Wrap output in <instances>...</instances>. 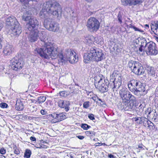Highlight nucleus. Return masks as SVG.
Returning <instances> with one entry per match:
<instances>
[{
    "instance_id": "09e8293b",
    "label": "nucleus",
    "mask_w": 158,
    "mask_h": 158,
    "mask_svg": "<svg viewBox=\"0 0 158 158\" xmlns=\"http://www.w3.org/2000/svg\"><path fill=\"white\" fill-rule=\"evenodd\" d=\"M108 156L110 158H116L115 156L111 154H109Z\"/></svg>"
},
{
    "instance_id": "69168bd1",
    "label": "nucleus",
    "mask_w": 158,
    "mask_h": 158,
    "mask_svg": "<svg viewBox=\"0 0 158 158\" xmlns=\"http://www.w3.org/2000/svg\"><path fill=\"white\" fill-rule=\"evenodd\" d=\"M150 112H149L148 113V114H149L150 113Z\"/></svg>"
},
{
    "instance_id": "4d7b16f0",
    "label": "nucleus",
    "mask_w": 158,
    "mask_h": 158,
    "mask_svg": "<svg viewBox=\"0 0 158 158\" xmlns=\"http://www.w3.org/2000/svg\"><path fill=\"white\" fill-rule=\"evenodd\" d=\"M85 1H87V2H91V0H85Z\"/></svg>"
},
{
    "instance_id": "6e6d98bb",
    "label": "nucleus",
    "mask_w": 158,
    "mask_h": 158,
    "mask_svg": "<svg viewBox=\"0 0 158 158\" xmlns=\"http://www.w3.org/2000/svg\"><path fill=\"white\" fill-rule=\"evenodd\" d=\"M134 119H135V122L137 121L138 120H139V119L138 118H134Z\"/></svg>"
},
{
    "instance_id": "6e6552de",
    "label": "nucleus",
    "mask_w": 158,
    "mask_h": 158,
    "mask_svg": "<svg viewBox=\"0 0 158 158\" xmlns=\"http://www.w3.org/2000/svg\"><path fill=\"white\" fill-rule=\"evenodd\" d=\"M100 80L98 82H95L94 85L96 88L102 93H104L108 90L109 83L107 80H105L103 76L101 78L99 76Z\"/></svg>"
},
{
    "instance_id": "f3484780",
    "label": "nucleus",
    "mask_w": 158,
    "mask_h": 158,
    "mask_svg": "<svg viewBox=\"0 0 158 158\" xmlns=\"http://www.w3.org/2000/svg\"><path fill=\"white\" fill-rule=\"evenodd\" d=\"M123 5L126 6L135 5L137 4L141 3L142 2V0H121Z\"/></svg>"
},
{
    "instance_id": "20e7f679",
    "label": "nucleus",
    "mask_w": 158,
    "mask_h": 158,
    "mask_svg": "<svg viewBox=\"0 0 158 158\" xmlns=\"http://www.w3.org/2000/svg\"><path fill=\"white\" fill-rule=\"evenodd\" d=\"M34 8H28L25 10L22 16L23 20L28 22L26 24V27L28 31H32L37 29L39 23L37 19L35 18H32V12Z\"/></svg>"
},
{
    "instance_id": "9b49d317",
    "label": "nucleus",
    "mask_w": 158,
    "mask_h": 158,
    "mask_svg": "<svg viewBox=\"0 0 158 158\" xmlns=\"http://www.w3.org/2000/svg\"><path fill=\"white\" fill-rule=\"evenodd\" d=\"M24 62L21 59L17 57L15 58L12 60L11 65V69L15 71L20 70L23 66Z\"/></svg>"
},
{
    "instance_id": "7ed1b4c3",
    "label": "nucleus",
    "mask_w": 158,
    "mask_h": 158,
    "mask_svg": "<svg viewBox=\"0 0 158 158\" xmlns=\"http://www.w3.org/2000/svg\"><path fill=\"white\" fill-rule=\"evenodd\" d=\"M54 49H56V52L55 55L52 54L53 50H52V51H51V52L52 53L49 54V56H51L53 59H55L58 57L59 62L65 63L67 61H69L70 63L73 64L78 61V57L76 56L75 52L71 49H67L63 55L62 53H58L57 48L53 47Z\"/></svg>"
},
{
    "instance_id": "13d9d810",
    "label": "nucleus",
    "mask_w": 158,
    "mask_h": 158,
    "mask_svg": "<svg viewBox=\"0 0 158 158\" xmlns=\"http://www.w3.org/2000/svg\"><path fill=\"white\" fill-rule=\"evenodd\" d=\"M156 40L158 42V37H156Z\"/></svg>"
},
{
    "instance_id": "37998d69",
    "label": "nucleus",
    "mask_w": 158,
    "mask_h": 158,
    "mask_svg": "<svg viewBox=\"0 0 158 158\" xmlns=\"http://www.w3.org/2000/svg\"><path fill=\"white\" fill-rule=\"evenodd\" d=\"M103 145V143H98L94 144V146L96 147L99 146Z\"/></svg>"
},
{
    "instance_id": "72a5a7b5",
    "label": "nucleus",
    "mask_w": 158,
    "mask_h": 158,
    "mask_svg": "<svg viewBox=\"0 0 158 158\" xmlns=\"http://www.w3.org/2000/svg\"><path fill=\"white\" fill-rule=\"evenodd\" d=\"M118 21L120 23V24H121L122 23V14L121 13L119 12L117 16Z\"/></svg>"
},
{
    "instance_id": "b1692460",
    "label": "nucleus",
    "mask_w": 158,
    "mask_h": 158,
    "mask_svg": "<svg viewBox=\"0 0 158 158\" xmlns=\"http://www.w3.org/2000/svg\"><path fill=\"white\" fill-rule=\"evenodd\" d=\"M154 68L153 67L151 66L148 67L147 71L148 73L150 76H154L155 74Z\"/></svg>"
},
{
    "instance_id": "5701e85b",
    "label": "nucleus",
    "mask_w": 158,
    "mask_h": 158,
    "mask_svg": "<svg viewBox=\"0 0 158 158\" xmlns=\"http://www.w3.org/2000/svg\"><path fill=\"white\" fill-rule=\"evenodd\" d=\"M136 40H138V42L140 41L141 43L140 46L141 47H144L145 48L147 46L148 43H147L146 40L144 38H139L138 39H137Z\"/></svg>"
},
{
    "instance_id": "5fc2aeb1",
    "label": "nucleus",
    "mask_w": 158,
    "mask_h": 158,
    "mask_svg": "<svg viewBox=\"0 0 158 158\" xmlns=\"http://www.w3.org/2000/svg\"><path fill=\"white\" fill-rule=\"evenodd\" d=\"M2 43V40L0 38V49H1L2 48V45L1 44Z\"/></svg>"
},
{
    "instance_id": "79ce46f5",
    "label": "nucleus",
    "mask_w": 158,
    "mask_h": 158,
    "mask_svg": "<svg viewBox=\"0 0 158 158\" xmlns=\"http://www.w3.org/2000/svg\"><path fill=\"white\" fill-rule=\"evenodd\" d=\"M146 121L147 123V124L148 125V127L152 126V125H153V123L148 120H147Z\"/></svg>"
},
{
    "instance_id": "603ef678",
    "label": "nucleus",
    "mask_w": 158,
    "mask_h": 158,
    "mask_svg": "<svg viewBox=\"0 0 158 158\" xmlns=\"http://www.w3.org/2000/svg\"><path fill=\"white\" fill-rule=\"evenodd\" d=\"M143 145L142 144H139L138 146V148H139L141 149L143 148V150H144V148H143Z\"/></svg>"
},
{
    "instance_id": "1a4fd4ad",
    "label": "nucleus",
    "mask_w": 158,
    "mask_h": 158,
    "mask_svg": "<svg viewBox=\"0 0 158 158\" xmlns=\"http://www.w3.org/2000/svg\"><path fill=\"white\" fill-rule=\"evenodd\" d=\"M86 26L90 31L96 32L99 28L100 23L95 18L90 17L88 19Z\"/></svg>"
},
{
    "instance_id": "6ab92c4d",
    "label": "nucleus",
    "mask_w": 158,
    "mask_h": 158,
    "mask_svg": "<svg viewBox=\"0 0 158 158\" xmlns=\"http://www.w3.org/2000/svg\"><path fill=\"white\" fill-rule=\"evenodd\" d=\"M121 108L125 110H130L132 109V106L127 100H123L120 105Z\"/></svg>"
},
{
    "instance_id": "052dcab7",
    "label": "nucleus",
    "mask_w": 158,
    "mask_h": 158,
    "mask_svg": "<svg viewBox=\"0 0 158 158\" xmlns=\"http://www.w3.org/2000/svg\"><path fill=\"white\" fill-rule=\"evenodd\" d=\"M145 26L146 27H149V25H148V24H146L145 25Z\"/></svg>"
},
{
    "instance_id": "bf43d9fd",
    "label": "nucleus",
    "mask_w": 158,
    "mask_h": 158,
    "mask_svg": "<svg viewBox=\"0 0 158 158\" xmlns=\"http://www.w3.org/2000/svg\"><path fill=\"white\" fill-rule=\"evenodd\" d=\"M103 43V41H101L100 42V44H102Z\"/></svg>"
},
{
    "instance_id": "cd10ccee",
    "label": "nucleus",
    "mask_w": 158,
    "mask_h": 158,
    "mask_svg": "<svg viewBox=\"0 0 158 158\" xmlns=\"http://www.w3.org/2000/svg\"><path fill=\"white\" fill-rule=\"evenodd\" d=\"M46 99V97L45 96H41L38 98V102L39 104L43 103L45 102Z\"/></svg>"
},
{
    "instance_id": "c756f323",
    "label": "nucleus",
    "mask_w": 158,
    "mask_h": 158,
    "mask_svg": "<svg viewBox=\"0 0 158 158\" xmlns=\"http://www.w3.org/2000/svg\"><path fill=\"white\" fill-rule=\"evenodd\" d=\"M113 81L115 82H120V84H122V78L121 76L117 74L116 76L114 81Z\"/></svg>"
},
{
    "instance_id": "dca6fc26",
    "label": "nucleus",
    "mask_w": 158,
    "mask_h": 158,
    "mask_svg": "<svg viewBox=\"0 0 158 158\" xmlns=\"http://www.w3.org/2000/svg\"><path fill=\"white\" fill-rule=\"evenodd\" d=\"M131 93L125 88H123L119 90V94L123 100H127L128 99Z\"/></svg>"
},
{
    "instance_id": "0e129e2a",
    "label": "nucleus",
    "mask_w": 158,
    "mask_h": 158,
    "mask_svg": "<svg viewBox=\"0 0 158 158\" xmlns=\"http://www.w3.org/2000/svg\"><path fill=\"white\" fill-rule=\"evenodd\" d=\"M35 106H33L32 107V108H35Z\"/></svg>"
},
{
    "instance_id": "8fccbe9b",
    "label": "nucleus",
    "mask_w": 158,
    "mask_h": 158,
    "mask_svg": "<svg viewBox=\"0 0 158 158\" xmlns=\"http://www.w3.org/2000/svg\"><path fill=\"white\" fill-rule=\"evenodd\" d=\"M98 100L99 101H101V102H102V103H101L100 104L102 106H103V105L105 104V103H104V102L103 101H102L101 99H100V98H98Z\"/></svg>"
},
{
    "instance_id": "de8ad7c7",
    "label": "nucleus",
    "mask_w": 158,
    "mask_h": 158,
    "mask_svg": "<svg viewBox=\"0 0 158 158\" xmlns=\"http://www.w3.org/2000/svg\"><path fill=\"white\" fill-rule=\"evenodd\" d=\"M40 113L42 115L45 114L46 112L43 110H40Z\"/></svg>"
},
{
    "instance_id": "473e14b6",
    "label": "nucleus",
    "mask_w": 158,
    "mask_h": 158,
    "mask_svg": "<svg viewBox=\"0 0 158 158\" xmlns=\"http://www.w3.org/2000/svg\"><path fill=\"white\" fill-rule=\"evenodd\" d=\"M81 127L84 130H87L90 128L91 127L86 124H82Z\"/></svg>"
},
{
    "instance_id": "a19ab883",
    "label": "nucleus",
    "mask_w": 158,
    "mask_h": 158,
    "mask_svg": "<svg viewBox=\"0 0 158 158\" xmlns=\"http://www.w3.org/2000/svg\"><path fill=\"white\" fill-rule=\"evenodd\" d=\"M133 28L135 30V31H138L139 32H143V31L139 29V28L135 27L134 26L133 27Z\"/></svg>"
},
{
    "instance_id": "412c9836",
    "label": "nucleus",
    "mask_w": 158,
    "mask_h": 158,
    "mask_svg": "<svg viewBox=\"0 0 158 158\" xmlns=\"http://www.w3.org/2000/svg\"><path fill=\"white\" fill-rule=\"evenodd\" d=\"M151 28L154 34L158 35V21H155L152 23L151 26Z\"/></svg>"
},
{
    "instance_id": "393cba45",
    "label": "nucleus",
    "mask_w": 158,
    "mask_h": 158,
    "mask_svg": "<svg viewBox=\"0 0 158 158\" xmlns=\"http://www.w3.org/2000/svg\"><path fill=\"white\" fill-rule=\"evenodd\" d=\"M127 100L128 101L131 102L133 104H134L136 102L137 99L135 97L131 94L130 93L128 97V99Z\"/></svg>"
},
{
    "instance_id": "f704fd0d",
    "label": "nucleus",
    "mask_w": 158,
    "mask_h": 158,
    "mask_svg": "<svg viewBox=\"0 0 158 158\" xmlns=\"http://www.w3.org/2000/svg\"><path fill=\"white\" fill-rule=\"evenodd\" d=\"M89 102H86L84 103L83 106L84 108H87L89 106Z\"/></svg>"
},
{
    "instance_id": "4c0bfd02",
    "label": "nucleus",
    "mask_w": 158,
    "mask_h": 158,
    "mask_svg": "<svg viewBox=\"0 0 158 158\" xmlns=\"http://www.w3.org/2000/svg\"><path fill=\"white\" fill-rule=\"evenodd\" d=\"M14 153L17 155H18L20 153V151L19 149L15 148H13Z\"/></svg>"
},
{
    "instance_id": "e433bc0d",
    "label": "nucleus",
    "mask_w": 158,
    "mask_h": 158,
    "mask_svg": "<svg viewBox=\"0 0 158 158\" xmlns=\"http://www.w3.org/2000/svg\"><path fill=\"white\" fill-rule=\"evenodd\" d=\"M19 76L20 77L23 76L26 78H29L30 77V76L28 74H24L23 73L19 74Z\"/></svg>"
},
{
    "instance_id": "bb28decb",
    "label": "nucleus",
    "mask_w": 158,
    "mask_h": 158,
    "mask_svg": "<svg viewBox=\"0 0 158 158\" xmlns=\"http://www.w3.org/2000/svg\"><path fill=\"white\" fill-rule=\"evenodd\" d=\"M38 0H20V1L22 4L24 5L25 6L27 7V6H28L30 1L37 2Z\"/></svg>"
},
{
    "instance_id": "c03bdc74",
    "label": "nucleus",
    "mask_w": 158,
    "mask_h": 158,
    "mask_svg": "<svg viewBox=\"0 0 158 158\" xmlns=\"http://www.w3.org/2000/svg\"><path fill=\"white\" fill-rule=\"evenodd\" d=\"M77 137L79 139H83L84 138V137L83 136L81 135H78L77 136Z\"/></svg>"
},
{
    "instance_id": "58836bf2",
    "label": "nucleus",
    "mask_w": 158,
    "mask_h": 158,
    "mask_svg": "<svg viewBox=\"0 0 158 158\" xmlns=\"http://www.w3.org/2000/svg\"><path fill=\"white\" fill-rule=\"evenodd\" d=\"M88 118L91 120H94L95 119L94 115L93 114H88Z\"/></svg>"
},
{
    "instance_id": "f03ea898",
    "label": "nucleus",
    "mask_w": 158,
    "mask_h": 158,
    "mask_svg": "<svg viewBox=\"0 0 158 158\" xmlns=\"http://www.w3.org/2000/svg\"><path fill=\"white\" fill-rule=\"evenodd\" d=\"M30 31L28 36L29 40L31 42H34L37 41L38 38L43 43V48H38L35 50V53L38 54L42 58L45 59L49 58V55L52 52L51 51L53 50L52 54L55 55L56 52V49H53V46L51 41H48L46 37L45 32L43 31H39L35 29Z\"/></svg>"
},
{
    "instance_id": "f8f14e48",
    "label": "nucleus",
    "mask_w": 158,
    "mask_h": 158,
    "mask_svg": "<svg viewBox=\"0 0 158 158\" xmlns=\"http://www.w3.org/2000/svg\"><path fill=\"white\" fill-rule=\"evenodd\" d=\"M92 49L94 52L93 55L94 61L98 62L104 58L105 56L102 50L95 47L92 48Z\"/></svg>"
},
{
    "instance_id": "4468645a",
    "label": "nucleus",
    "mask_w": 158,
    "mask_h": 158,
    "mask_svg": "<svg viewBox=\"0 0 158 158\" xmlns=\"http://www.w3.org/2000/svg\"><path fill=\"white\" fill-rule=\"evenodd\" d=\"M14 47L12 45L7 44L3 48V52L6 56L10 55L14 51Z\"/></svg>"
},
{
    "instance_id": "2f4dec72",
    "label": "nucleus",
    "mask_w": 158,
    "mask_h": 158,
    "mask_svg": "<svg viewBox=\"0 0 158 158\" xmlns=\"http://www.w3.org/2000/svg\"><path fill=\"white\" fill-rule=\"evenodd\" d=\"M31 154V152L29 149H26L24 153V157L27 158H29Z\"/></svg>"
},
{
    "instance_id": "a878e982",
    "label": "nucleus",
    "mask_w": 158,
    "mask_h": 158,
    "mask_svg": "<svg viewBox=\"0 0 158 158\" xmlns=\"http://www.w3.org/2000/svg\"><path fill=\"white\" fill-rule=\"evenodd\" d=\"M85 135L90 137H93L95 135V132L93 131H89L85 132Z\"/></svg>"
},
{
    "instance_id": "774afa93",
    "label": "nucleus",
    "mask_w": 158,
    "mask_h": 158,
    "mask_svg": "<svg viewBox=\"0 0 158 158\" xmlns=\"http://www.w3.org/2000/svg\"><path fill=\"white\" fill-rule=\"evenodd\" d=\"M139 123H140V122H139Z\"/></svg>"
},
{
    "instance_id": "864d4df0",
    "label": "nucleus",
    "mask_w": 158,
    "mask_h": 158,
    "mask_svg": "<svg viewBox=\"0 0 158 158\" xmlns=\"http://www.w3.org/2000/svg\"><path fill=\"white\" fill-rule=\"evenodd\" d=\"M134 26L132 25L131 24H130L129 25H127V27L128 28H133Z\"/></svg>"
},
{
    "instance_id": "f257e3e1",
    "label": "nucleus",
    "mask_w": 158,
    "mask_h": 158,
    "mask_svg": "<svg viewBox=\"0 0 158 158\" xmlns=\"http://www.w3.org/2000/svg\"><path fill=\"white\" fill-rule=\"evenodd\" d=\"M62 12V8L58 2L49 1L44 3L40 15L41 18L45 19L44 23L45 27L50 31H58L60 29L59 24L54 21H52L51 19L48 18L51 15L57 18L60 17Z\"/></svg>"
},
{
    "instance_id": "aec40b11",
    "label": "nucleus",
    "mask_w": 158,
    "mask_h": 158,
    "mask_svg": "<svg viewBox=\"0 0 158 158\" xmlns=\"http://www.w3.org/2000/svg\"><path fill=\"white\" fill-rule=\"evenodd\" d=\"M121 85V84H120L119 82H115L113 81L112 84L109 85V89H112L113 92L117 91Z\"/></svg>"
},
{
    "instance_id": "ddd939ff",
    "label": "nucleus",
    "mask_w": 158,
    "mask_h": 158,
    "mask_svg": "<svg viewBox=\"0 0 158 158\" xmlns=\"http://www.w3.org/2000/svg\"><path fill=\"white\" fill-rule=\"evenodd\" d=\"M51 116L55 119V122H60L66 118L65 113H54L51 114Z\"/></svg>"
},
{
    "instance_id": "49530a36",
    "label": "nucleus",
    "mask_w": 158,
    "mask_h": 158,
    "mask_svg": "<svg viewBox=\"0 0 158 158\" xmlns=\"http://www.w3.org/2000/svg\"><path fill=\"white\" fill-rule=\"evenodd\" d=\"M91 98L95 102L97 100H98V97H92Z\"/></svg>"
},
{
    "instance_id": "ea45409f",
    "label": "nucleus",
    "mask_w": 158,
    "mask_h": 158,
    "mask_svg": "<svg viewBox=\"0 0 158 158\" xmlns=\"http://www.w3.org/2000/svg\"><path fill=\"white\" fill-rule=\"evenodd\" d=\"M6 152V150L3 148H1L0 150V153L2 154H4Z\"/></svg>"
},
{
    "instance_id": "4be33fe9",
    "label": "nucleus",
    "mask_w": 158,
    "mask_h": 158,
    "mask_svg": "<svg viewBox=\"0 0 158 158\" xmlns=\"http://www.w3.org/2000/svg\"><path fill=\"white\" fill-rule=\"evenodd\" d=\"M15 107L16 109L18 111H21L23 110L24 106L22 102L20 100H17Z\"/></svg>"
},
{
    "instance_id": "423d86ee",
    "label": "nucleus",
    "mask_w": 158,
    "mask_h": 158,
    "mask_svg": "<svg viewBox=\"0 0 158 158\" xmlns=\"http://www.w3.org/2000/svg\"><path fill=\"white\" fill-rule=\"evenodd\" d=\"M7 24L9 25H11L10 28L11 33L14 35H19L22 32L21 27L15 18L13 16L8 17L6 20Z\"/></svg>"
},
{
    "instance_id": "338daca9",
    "label": "nucleus",
    "mask_w": 158,
    "mask_h": 158,
    "mask_svg": "<svg viewBox=\"0 0 158 158\" xmlns=\"http://www.w3.org/2000/svg\"><path fill=\"white\" fill-rule=\"evenodd\" d=\"M91 0V2H92L93 0Z\"/></svg>"
},
{
    "instance_id": "0eeeda50",
    "label": "nucleus",
    "mask_w": 158,
    "mask_h": 158,
    "mask_svg": "<svg viewBox=\"0 0 158 158\" xmlns=\"http://www.w3.org/2000/svg\"><path fill=\"white\" fill-rule=\"evenodd\" d=\"M128 67L136 75H140L144 73L143 67L141 64L138 62L130 61L128 63Z\"/></svg>"
},
{
    "instance_id": "e2e57ef3",
    "label": "nucleus",
    "mask_w": 158,
    "mask_h": 158,
    "mask_svg": "<svg viewBox=\"0 0 158 158\" xmlns=\"http://www.w3.org/2000/svg\"><path fill=\"white\" fill-rule=\"evenodd\" d=\"M103 143V145H106L105 143Z\"/></svg>"
},
{
    "instance_id": "a18cd8bd",
    "label": "nucleus",
    "mask_w": 158,
    "mask_h": 158,
    "mask_svg": "<svg viewBox=\"0 0 158 158\" xmlns=\"http://www.w3.org/2000/svg\"><path fill=\"white\" fill-rule=\"evenodd\" d=\"M30 139L32 141H36V138L35 137L31 136L30 138Z\"/></svg>"
},
{
    "instance_id": "3c124183",
    "label": "nucleus",
    "mask_w": 158,
    "mask_h": 158,
    "mask_svg": "<svg viewBox=\"0 0 158 158\" xmlns=\"http://www.w3.org/2000/svg\"><path fill=\"white\" fill-rule=\"evenodd\" d=\"M145 48L144 47H141V46L139 48V50L140 52H142L143 50V48Z\"/></svg>"
},
{
    "instance_id": "39448f33",
    "label": "nucleus",
    "mask_w": 158,
    "mask_h": 158,
    "mask_svg": "<svg viewBox=\"0 0 158 158\" xmlns=\"http://www.w3.org/2000/svg\"><path fill=\"white\" fill-rule=\"evenodd\" d=\"M129 90L137 96H143L146 94L145 89L139 81L133 79L128 84Z\"/></svg>"
},
{
    "instance_id": "c9c22d12",
    "label": "nucleus",
    "mask_w": 158,
    "mask_h": 158,
    "mask_svg": "<svg viewBox=\"0 0 158 158\" xmlns=\"http://www.w3.org/2000/svg\"><path fill=\"white\" fill-rule=\"evenodd\" d=\"M0 106L2 108H6L7 107L8 105L5 103H1L0 104Z\"/></svg>"
},
{
    "instance_id": "2eb2a0df",
    "label": "nucleus",
    "mask_w": 158,
    "mask_h": 158,
    "mask_svg": "<svg viewBox=\"0 0 158 158\" xmlns=\"http://www.w3.org/2000/svg\"><path fill=\"white\" fill-rule=\"evenodd\" d=\"M93 52L92 51V48L90 50L88 53H86L84 54V62L85 63H88L92 60L94 61L93 58Z\"/></svg>"
},
{
    "instance_id": "7c9ffc66",
    "label": "nucleus",
    "mask_w": 158,
    "mask_h": 158,
    "mask_svg": "<svg viewBox=\"0 0 158 158\" xmlns=\"http://www.w3.org/2000/svg\"><path fill=\"white\" fill-rule=\"evenodd\" d=\"M94 39V37L92 36H89L85 38L86 42L89 44L92 43Z\"/></svg>"
},
{
    "instance_id": "a211bd4d",
    "label": "nucleus",
    "mask_w": 158,
    "mask_h": 158,
    "mask_svg": "<svg viewBox=\"0 0 158 158\" xmlns=\"http://www.w3.org/2000/svg\"><path fill=\"white\" fill-rule=\"evenodd\" d=\"M58 103L59 106L61 108H64L66 111H67L69 110L70 103L69 101L60 100Z\"/></svg>"
},
{
    "instance_id": "680f3d73",
    "label": "nucleus",
    "mask_w": 158,
    "mask_h": 158,
    "mask_svg": "<svg viewBox=\"0 0 158 158\" xmlns=\"http://www.w3.org/2000/svg\"><path fill=\"white\" fill-rule=\"evenodd\" d=\"M37 110V108H35V109L34 110L35 111H36Z\"/></svg>"
},
{
    "instance_id": "9d476101",
    "label": "nucleus",
    "mask_w": 158,
    "mask_h": 158,
    "mask_svg": "<svg viewBox=\"0 0 158 158\" xmlns=\"http://www.w3.org/2000/svg\"><path fill=\"white\" fill-rule=\"evenodd\" d=\"M145 51L148 55H156L158 52L155 44L152 41L148 42Z\"/></svg>"
},
{
    "instance_id": "c85d7f7f",
    "label": "nucleus",
    "mask_w": 158,
    "mask_h": 158,
    "mask_svg": "<svg viewBox=\"0 0 158 158\" xmlns=\"http://www.w3.org/2000/svg\"><path fill=\"white\" fill-rule=\"evenodd\" d=\"M59 94L61 96L63 97H66L70 93L69 91H63L60 92Z\"/></svg>"
}]
</instances>
